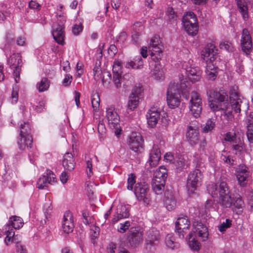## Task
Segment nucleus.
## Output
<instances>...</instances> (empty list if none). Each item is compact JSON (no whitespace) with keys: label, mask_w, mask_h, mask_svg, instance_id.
<instances>
[{"label":"nucleus","mask_w":253,"mask_h":253,"mask_svg":"<svg viewBox=\"0 0 253 253\" xmlns=\"http://www.w3.org/2000/svg\"><path fill=\"white\" fill-rule=\"evenodd\" d=\"M247 168L244 165H240L236 171V174H249V172L248 171Z\"/></svg>","instance_id":"nucleus-61"},{"label":"nucleus","mask_w":253,"mask_h":253,"mask_svg":"<svg viewBox=\"0 0 253 253\" xmlns=\"http://www.w3.org/2000/svg\"><path fill=\"white\" fill-rule=\"evenodd\" d=\"M207 190L212 197L219 194V203L223 208H228L231 205V191L227 183L222 179L219 180L217 184L212 183L207 187Z\"/></svg>","instance_id":"nucleus-2"},{"label":"nucleus","mask_w":253,"mask_h":253,"mask_svg":"<svg viewBox=\"0 0 253 253\" xmlns=\"http://www.w3.org/2000/svg\"><path fill=\"white\" fill-rule=\"evenodd\" d=\"M232 221L229 219H226L225 222H223L220 225L218 226V229L220 232H223L225 230L229 228L231 225Z\"/></svg>","instance_id":"nucleus-54"},{"label":"nucleus","mask_w":253,"mask_h":253,"mask_svg":"<svg viewBox=\"0 0 253 253\" xmlns=\"http://www.w3.org/2000/svg\"><path fill=\"white\" fill-rule=\"evenodd\" d=\"M160 38L158 36H154L150 40L148 48L149 51H155V52H162L161 48Z\"/></svg>","instance_id":"nucleus-32"},{"label":"nucleus","mask_w":253,"mask_h":253,"mask_svg":"<svg viewBox=\"0 0 253 253\" xmlns=\"http://www.w3.org/2000/svg\"><path fill=\"white\" fill-rule=\"evenodd\" d=\"M106 117L110 127L114 129L115 134L119 135L121 131L120 117L114 108L110 107L106 109Z\"/></svg>","instance_id":"nucleus-8"},{"label":"nucleus","mask_w":253,"mask_h":253,"mask_svg":"<svg viewBox=\"0 0 253 253\" xmlns=\"http://www.w3.org/2000/svg\"><path fill=\"white\" fill-rule=\"evenodd\" d=\"M16 43L19 46H25L26 45V38L23 36H19L16 40Z\"/></svg>","instance_id":"nucleus-64"},{"label":"nucleus","mask_w":253,"mask_h":253,"mask_svg":"<svg viewBox=\"0 0 253 253\" xmlns=\"http://www.w3.org/2000/svg\"><path fill=\"white\" fill-rule=\"evenodd\" d=\"M150 56L152 60L155 62V68L153 71V75L157 80H161L164 77L163 72L160 69V65L157 63L158 62L162 57V52H155V51H151Z\"/></svg>","instance_id":"nucleus-17"},{"label":"nucleus","mask_w":253,"mask_h":253,"mask_svg":"<svg viewBox=\"0 0 253 253\" xmlns=\"http://www.w3.org/2000/svg\"><path fill=\"white\" fill-rule=\"evenodd\" d=\"M24 224L22 219L19 216H12L10 217L8 223L6 225V227L11 226L15 229H18L22 227Z\"/></svg>","instance_id":"nucleus-38"},{"label":"nucleus","mask_w":253,"mask_h":253,"mask_svg":"<svg viewBox=\"0 0 253 253\" xmlns=\"http://www.w3.org/2000/svg\"><path fill=\"white\" fill-rule=\"evenodd\" d=\"M102 79V83L103 85H108L111 79V74L110 72L106 69L103 70V75Z\"/></svg>","instance_id":"nucleus-47"},{"label":"nucleus","mask_w":253,"mask_h":253,"mask_svg":"<svg viewBox=\"0 0 253 253\" xmlns=\"http://www.w3.org/2000/svg\"><path fill=\"white\" fill-rule=\"evenodd\" d=\"M112 71L113 73V81L114 84H115L116 88H120L121 86V81L122 79V68L121 67L116 68L115 67H113Z\"/></svg>","instance_id":"nucleus-34"},{"label":"nucleus","mask_w":253,"mask_h":253,"mask_svg":"<svg viewBox=\"0 0 253 253\" xmlns=\"http://www.w3.org/2000/svg\"><path fill=\"white\" fill-rule=\"evenodd\" d=\"M169 20L171 22L176 20V14L172 7H169L168 9Z\"/></svg>","instance_id":"nucleus-56"},{"label":"nucleus","mask_w":253,"mask_h":253,"mask_svg":"<svg viewBox=\"0 0 253 253\" xmlns=\"http://www.w3.org/2000/svg\"><path fill=\"white\" fill-rule=\"evenodd\" d=\"M72 76L70 74H66L65 78L62 81V84L64 86H68L71 83L72 81Z\"/></svg>","instance_id":"nucleus-59"},{"label":"nucleus","mask_w":253,"mask_h":253,"mask_svg":"<svg viewBox=\"0 0 253 253\" xmlns=\"http://www.w3.org/2000/svg\"><path fill=\"white\" fill-rule=\"evenodd\" d=\"M147 124L151 128L156 127L160 119V114L156 108H152L149 109L146 114Z\"/></svg>","instance_id":"nucleus-18"},{"label":"nucleus","mask_w":253,"mask_h":253,"mask_svg":"<svg viewBox=\"0 0 253 253\" xmlns=\"http://www.w3.org/2000/svg\"><path fill=\"white\" fill-rule=\"evenodd\" d=\"M127 38V33L125 31H123L120 32L119 35L117 37V41L120 42H124L126 41Z\"/></svg>","instance_id":"nucleus-58"},{"label":"nucleus","mask_w":253,"mask_h":253,"mask_svg":"<svg viewBox=\"0 0 253 253\" xmlns=\"http://www.w3.org/2000/svg\"><path fill=\"white\" fill-rule=\"evenodd\" d=\"M189 80L192 83L199 81L201 77L202 71L198 67H190L186 69Z\"/></svg>","instance_id":"nucleus-25"},{"label":"nucleus","mask_w":253,"mask_h":253,"mask_svg":"<svg viewBox=\"0 0 253 253\" xmlns=\"http://www.w3.org/2000/svg\"><path fill=\"white\" fill-rule=\"evenodd\" d=\"M75 161L72 153H66L63 157L62 165L64 169L71 171L73 170L75 166Z\"/></svg>","instance_id":"nucleus-26"},{"label":"nucleus","mask_w":253,"mask_h":253,"mask_svg":"<svg viewBox=\"0 0 253 253\" xmlns=\"http://www.w3.org/2000/svg\"><path fill=\"white\" fill-rule=\"evenodd\" d=\"M236 139V135L235 133H234L233 135H232L231 132H229L226 133L224 140L228 142H233Z\"/></svg>","instance_id":"nucleus-63"},{"label":"nucleus","mask_w":253,"mask_h":253,"mask_svg":"<svg viewBox=\"0 0 253 253\" xmlns=\"http://www.w3.org/2000/svg\"><path fill=\"white\" fill-rule=\"evenodd\" d=\"M202 178L203 175L199 169H195L191 171L187 179L186 186L188 190L192 193H194L201 185Z\"/></svg>","instance_id":"nucleus-7"},{"label":"nucleus","mask_w":253,"mask_h":253,"mask_svg":"<svg viewBox=\"0 0 253 253\" xmlns=\"http://www.w3.org/2000/svg\"><path fill=\"white\" fill-rule=\"evenodd\" d=\"M193 233L195 236L201 241L204 242L208 240L209 231L207 226L201 221H196L193 223Z\"/></svg>","instance_id":"nucleus-13"},{"label":"nucleus","mask_w":253,"mask_h":253,"mask_svg":"<svg viewBox=\"0 0 253 253\" xmlns=\"http://www.w3.org/2000/svg\"><path fill=\"white\" fill-rule=\"evenodd\" d=\"M21 67H19L18 68H13L14 69L13 76L16 83H18L20 80V75L21 71Z\"/></svg>","instance_id":"nucleus-57"},{"label":"nucleus","mask_w":253,"mask_h":253,"mask_svg":"<svg viewBox=\"0 0 253 253\" xmlns=\"http://www.w3.org/2000/svg\"><path fill=\"white\" fill-rule=\"evenodd\" d=\"M167 102L170 108L177 107L181 102V96L179 90L175 85L169 87L167 92Z\"/></svg>","instance_id":"nucleus-9"},{"label":"nucleus","mask_w":253,"mask_h":253,"mask_svg":"<svg viewBox=\"0 0 253 253\" xmlns=\"http://www.w3.org/2000/svg\"><path fill=\"white\" fill-rule=\"evenodd\" d=\"M33 139L31 135L27 136H19L17 139V145L20 150H26L31 149L33 147Z\"/></svg>","instance_id":"nucleus-21"},{"label":"nucleus","mask_w":253,"mask_h":253,"mask_svg":"<svg viewBox=\"0 0 253 253\" xmlns=\"http://www.w3.org/2000/svg\"><path fill=\"white\" fill-rule=\"evenodd\" d=\"M215 126V122L211 119L207 121L205 126L203 128V131L208 132L211 131Z\"/></svg>","instance_id":"nucleus-51"},{"label":"nucleus","mask_w":253,"mask_h":253,"mask_svg":"<svg viewBox=\"0 0 253 253\" xmlns=\"http://www.w3.org/2000/svg\"><path fill=\"white\" fill-rule=\"evenodd\" d=\"M168 177V170L164 166H161L154 172L152 182L153 190L156 194L164 191L166 180Z\"/></svg>","instance_id":"nucleus-5"},{"label":"nucleus","mask_w":253,"mask_h":253,"mask_svg":"<svg viewBox=\"0 0 253 253\" xmlns=\"http://www.w3.org/2000/svg\"><path fill=\"white\" fill-rule=\"evenodd\" d=\"M129 215V212L128 209L125 206L121 205L117 209V214L114 215L112 219V223H115L121 219L127 218Z\"/></svg>","instance_id":"nucleus-29"},{"label":"nucleus","mask_w":253,"mask_h":253,"mask_svg":"<svg viewBox=\"0 0 253 253\" xmlns=\"http://www.w3.org/2000/svg\"><path fill=\"white\" fill-rule=\"evenodd\" d=\"M135 175L133 173L128 175L127 178V189L128 190H133V185L135 184L133 192L139 202H142L144 205H148L151 201L150 195L149 194V188L148 185L145 182H137L135 183Z\"/></svg>","instance_id":"nucleus-3"},{"label":"nucleus","mask_w":253,"mask_h":253,"mask_svg":"<svg viewBox=\"0 0 253 253\" xmlns=\"http://www.w3.org/2000/svg\"><path fill=\"white\" fill-rule=\"evenodd\" d=\"M231 205L229 208H231L233 211L239 210L242 211L244 207V202L241 197L239 196L234 198L231 197Z\"/></svg>","instance_id":"nucleus-37"},{"label":"nucleus","mask_w":253,"mask_h":253,"mask_svg":"<svg viewBox=\"0 0 253 253\" xmlns=\"http://www.w3.org/2000/svg\"><path fill=\"white\" fill-rule=\"evenodd\" d=\"M84 29L83 25L82 23L75 24L73 25L72 31L74 35L78 36L82 32Z\"/></svg>","instance_id":"nucleus-50"},{"label":"nucleus","mask_w":253,"mask_h":253,"mask_svg":"<svg viewBox=\"0 0 253 253\" xmlns=\"http://www.w3.org/2000/svg\"><path fill=\"white\" fill-rule=\"evenodd\" d=\"M188 238L187 240L188 241L189 246L190 249L193 251H198L200 249V243L197 240L195 239L196 236L194 235V233L190 232L187 234Z\"/></svg>","instance_id":"nucleus-39"},{"label":"nucleus","mask_w":253,"mask_h":253,"mask_svg":"<svg viewBox=\"0 0 253 253\" xmlns=\"http://www.w3.org/2000/svg\"><path fill=\"white\" fill-rule=\"evenodd\" d=\"M130 226V222L128 220L126 221L124 223H120L118 228V231L121 233H124L128 229Z\"/></svg>","instance_id":"nucleus-49"},{"label":"nucleus","mask_w":253,"mask_h":253,"mask_svg":"<svg viewBox=\"0 0 253 253\" xmlns=\"http://www.w3.org/2000/svg\"><path fill=\"white\" fill-rule=\"evenodd\" d=\"M238 184L241 187H245L247 184V178L249 174H236Z\"/></svg>","instance_id":"nucleus-46"},{"label":"nucleus","mask_w":253,"mask_h":253,"mask_svg":"<svg viewBox=\"0 0 253 253\" xmlns=\"http://www.w3.org/2000/svg\"><path fill=\"white\" fill-rule=\"evenodd\" d=\"M212 97L213 100L209 101V106L212 111L226 110L229 108L228 96L223 88L215 89L212 93Z\"/></svg>","instance_id":"nucleus-4"},{"label":"nucleus","mask_w":253,"mask_h":253,"mask_svg":"<svg viewBox=\"0 0 253 253\" xmlns=\"http://www.w3.org/2000/svg\"><path fill=\"white\" fill-rule=\"evenodd\" d=\"M238 9L242 15V18L245 21L248 19V7L247 2L245 0H235Z\"/></svg>","instance_id":"nucleus-31"},{"label":"nucleus","mask_w":253,"mask_h":253,"mask_svg":"<svg viewBox=\"0 0 253 253\" xmlns=\"http://www.w3.org/2000/svg\"><path fill=\"white\" fill-rule=\"evenodd\" d=\"M126 239L131 247H137L143 241V232L139 227H131L127 233Z\"/></svg>","instance_id":"nucleus-11"},{"label":"nucleus","mask_w":253,"mask_h":253,"mask_svg":"<svg viewBox=\"0 0 253 253\" xmlns=\"http://www.w3.org/2000/svg\"><path fill=\"white\" fill-rule=\"evenodd\" d=\"M143 140L140 133L133 132L129 136L128 144L129 148L135 152L138 153L142 148Z\"/></svg>","instance_id":"nucleus-15"},{"label":"nucleus","mask_w":253,"mask_h":253,"mask_svg":"<svg viewBox=\"0 0 253 253\" xmlns=\"http://www.w3.org/2000/svg\"><path fill=\"white\" fill-rule=\"evenodd\" d=\"M139 97L137 96H134L133 94H130L127 104L128 109L130 111H133L136 108L139 102Z\"/></svg>","instance_id":"nucleus-41"},{"label":"nucleus","mask_w":253,"mask_h":253,"mask_svg":"<svg viewBox=\"0 0 253 253\" xmlns=\"http://www.w3.org/2000/svg\"><path fill=\"white\" fill-rule=\"evenodd\" d=\"M74 227L73 214L70 211H66L62 221V231L66 234H69L73 231Z\"/></svg>","instance_id":"nucleus-16"},{"label":"nucleus","mask_w":253,"mask_h":253,"mask_svg":"<svg viewBox=\"0 0 253 253\" xmlns=\"http://www.w3.org/2000/svg\"><path fill=\"white\" fill-rule=\"evenodd\" d=\"M217 49L212 44H207L201 53L202 58L206 62L205 73L207 78L214 81L217 76V67L214 63L217 57Z\"/></svg>","instance_id":"nucleus-1"},{"label":"nucleus","mask_w":253,"mask_h":253,"mask_svg":"<svg viewBox=\"0 0 253 253\" xmlns=\"http://www.w3.org/2000/svg\"><path fill=\"white\" fill-rule=\"evenodd\" d=\"M213 205L214 202L212 200H207L205 205V208L206 211H210L214 209Z\"/></svg>","instance_id":"nucleus-62"},{"label":"nucleus","mask_w":253,"mask_h":253,"mask_svg":"<svg viewBox=\"0 0 253 253\" xmlns=\"http://www.w3.org/2000/svg\"><path fill=\"white\" fill-rule=\"evenodd\" d=\"M230 103L231 104L232 109L236 113H240L242 109L246 111L249 108V102L244 98L232 100V101H230Z\"/></svg>","instance_id":"nucleus-20"},{"label":"nucleus","mask_w":253,"mask_h":253,"mask_svg":"<svg viewBox=\"0 0 253 253\" xmlns=\"http://www.w3.org/2000/svg\"><path fill=\"white\" fill-rule=\"evenodd\" d=\"M246 123L247 125V136L249 141L253 143V123H252V120L247 119Z\"/></svg>","instance_id":"nucleus-43"},{"label":"nucleus","mask_w":253,"mask_h":253,"mask_svg":"<svg viewBox=\"0 0 253 253\" xmlns=\"http://www.w3.org/2000/svg\"><path fill=\"white\" fill-rule=\"evenodd\" d=\"M144 30L143 26L139 22L136 23L133 25V32L131 36L132 41L135 44L140 43L141 33Z\"/></svg>","instance_id":"nucleus-28"},{"label":"nucleus","mask_w":253,"mask_h":253,"mask_svg":"<svg viewBox=\"0 0 253 253\" xmlns=\"http://www.w3.org/2000/svg\"><path fill=\"white\" fill-rule=\"evenodd\" d=\"M143 89L142 86L138 85H135L132 90L130 94H133L134 96H137L139 97L141 93L143 92Z\"/></svg>","instance_id":"nucleus-55"},{"label":"nucleus","mask_w":253,"mask_h":253,"mask_svg":"<svg viewBox=\"0 0 253 253\" xmlns=\"http://www.w3.org/2000/svg\"><path fill=\"white\" fill-rule=\"evenodd\" d=\"M164 205L167 209L171 211L175 209L176 207V201L174 196L169 193H165Z\"/></svg>","instance_id":"nucleus-33"},{"label":"nucleus","mask_w":253,"mask_h":253,"mask_svg":"<svg viewBox=\"0 0 253 253\" xmlns=\"http://www.w3.org/2000/svg\"><path fill=\"white\" fill-rule=\"evenodd\" d=\"M100 98L98 94H94L91 96V104L93 110L96 111L99 107Z\"/></svg>","instance_id":"nucleus-48"},{"label":"nucleus","mask_w":253,"mask_h":253,"mask_svg":"<svg viewBox=\"0 0 253 253\" xmlns=\"http://www.w3.org/2000/svg\"><path fill=\"white\" fill-rule=\"evenodd\" d=\"M7 64L11 69L22 67V57L20 53H14L7 59Z\"/></svg>","instance_id":"nucleus-27"},{"label":"nucleus","mask_w":253,"mask_h":253,"mask_svg":"<svg viewBox=\"0 0 253 253\" xmlns=\"http://www.w3.org/2000/svg\"><path fill=\"white\" fill-rule=\"evenodd\" d=\"M164 161L166 163L174 164L175 159L173 154L171 152H167L164 155Z\"/></svg>","instance_id":"nucleus-53"},{"label":"nucleus","mask_w":253,"mask_h":253,"mask_svg":"<svg viewBox=\"0 0 253 253\" xmlns=\"http://www.w3.org/2000/svg\"><path fill=\"white\" fill-rule=\"evenodd\" d=\"M189 108L195 118L200 117L202 110V101L200 94L195 91H192L191 93Z\"/></svg>","instance_id":"nucleus-10"},{"label":"nucleus","mask_w":253,"mask_h":253,"mask_svg":"<svg viewBox=\"0 0 253 253\" xmlns=\"http://www.w3.org/2000/svg\"><path fill=\"white\" fill-rule=\"evenodd\" d=\"M182 24L185 30L189 35L194 36L197 35L199 26L196 16L194 12H186L183 16Z\"/></svg>","instance_id":"nucleus-6"},{"label":"nucleus","mask_w":253,"mask_h":253,"mask_svg":"<svg viewBox=\"0 0 253 253\" xmlns=\"http://www.w3.org/2000/svg\"><path fill=\"white\" fill-rule=\"evenodd\" d=\"M230 95V101H232V100H237V99L243 98L241 96L239 92L235 89L234 87L231 88L229 92Z\"/></svg>","instance_id":"nucleus-52"},{"label":"nucleus","mask_w":253,"mask_h":253,"mask_svg":"<svg viewBox=\"0 0 253 253\" xmlns=\"http://www.w3.org/2000/svg\"><path fill=\"white\" fill-rule=\"evenodd\" d=\"M186 138L190 145H194L197 144L199 139L198 131L189 126L187 129Z\"/></svg>","instance_id":"nucleus-30"},{"label":"nucleus","mask_w":253,"mask_h":253,"mask_svg":"<svg viewBox=\"0 0 253 253\" xmlns=\"http://www.w3.org/2000/svg\"><path fill=\"white\" fill-rule=\"evenodd\" d=\"M165 242L167 246L171 250L178 249L180 246L179 243L175 241L172 234H168L166 236Z\"/></svg>","instance_id":"nucleus-40"},{"label":"nucleus","mask_w":253,"mask_h":253,"mask_svg":"<svg viewBox=\"0 0 253 253\" xmlns=\"http://www.w3.org/2000/svg\"><path fill=\"white\" fill-rule=\"evenodd\" d=\"M55 181L54 174L52 171L47 170L46 175H42L37 182V187L42 189L46 186L47 183L52 184Z\"/></svg>","instance_id":"nucleus-19"},{"label":"nucleus","mask_w":253,"mask_h":253,"mask_svg":"<svg viewBox=\"0 0 253 253\" xmlns=\"http://www.w3.org/2000/svg\"><path fill=\"white\" fill-rule=\"evenodd\" d=\"M50 85V81L47 78L43 77L40 83L37 84V88L39 91L43 92L47 90Z\"/></svg>","instance_id":"nucleus-42"},{"label":"nucleus","mask_w":253,"mask_h":253,"mask_svg":"<svg viewBox=\"0 0 253 253\" xmlns=\"http://www.w3.org/2000/svg\"><path fill=\"white\" fill-rule=\"evenodd\" d=\"M143 66V61L140 56H136L133 58V61L126 63L125 67L127 68H132L138 69L141 68Z\"/></svg>","instance_id":"nucleus-36"},{"label":"nucleus","mask_w":253,"mask_h":253,"mask_svg":"<svg viewBox=\"0 0 253 253\" xmlns=\"http://www.w3.org/2000/svg\"><path fill=\"white\" fill-rule=\"evenodd\" d=\"M117 52H118V48L116 47V46L114 44H111L108 49V54L114 57L116 54V53Z\"/></svg>","instance_id":"nucleus-60"},{"label":"nucleus","mask_w":253,"mask_h":253,"mask_svg":"<svg viewBox=\"0 0 253 253\" xmlns=\"http://www.w3.org/2000/svg\"><path fill=\"white\" fill-rule=\"evenodd\" d=\"M241 45L242 50L246 55L250 54L252 47V37L249 31L246 28L242 30Z\"/></svg>","instance_id":"nucleus-14"},{"label":"nucleus","mask_w":253,"mask_h":253,"mask_svg":"<svg viewBox=\"0 0 253 253\" xmlns=\"http://www.w3.org/2000/svg\"><path fill=\"white\" fill-rule=\"evenodd\" d=\"M100 64L101 62L99 61L98 65L96 64L93 69L94 79L96 81H101L102 79L103 70L100 68Z\"/></svg>","instance_id":"nucleus-45"},{"label":"nucleus","mask_w":253,"mask_h":253,"mask_svg":"<svg viewBox=\"0 0 253 253\" xmlns=\"http://www.w3.org/2000/svg\"><path fill=\"white\" fill-rule=\"evenodd\" d=\"M64 29L63 25H56L53 28L52 36L54 40L59 44L63 45L64 43Z\"/></svg>","instance_id":"nucleus-24"},{"label":"nucleus","mask_w":253,"mask_h":253,"mask_svg":"<svg viewBox=\"0 0 253 253\" xmlns=\"http://www.w3.org/2000/svg\"><path fill=\"white\" fill-rule=\"evenodd\" d=\"M160 238V232L155 228L150 230L148 233L147 242L150 246L155 244V242L158 241Z\"/></svg>","instance_id":"nucleus-35"},{"label":"nucleus","mask_w":253,"mask_h":253,"mask_svg":"<svg viewBox=\"0 0 253 253\" xmlns=\"http://www.w3.org/2000/svg\"><path fill=\"white\" fill-rule=\"evenodd\" d=\"M20 132L19 136H27L31 135V128L30 124L28 123L24 122L21 124L20 126Z\"/></svg>","instance_id":"nucleus-44"},{"label":"nucleus","mask_w":253,"mask_h":253,"mask_svg":"<svg viewBox=\"0 0 253 253\" xmlns=\"http://www.w3.org/2000/svg\"><path fill=\"white\" fill-rule=\"evenodd\" d=\"M161 151L158 145L154 144L149 154V164L151 167H155L159 163L161 159Z\"/></svg>","instance_id":"nucleus-22"},{"label":"nucleus","mask_w":253,"mask_h":253,"mask_svg":"<svg viewBox=\"0 0 253 253\" xmlns=\"http://www.w3.org/2000/svg\"><path fill=\"white\" fill-rule=\"evenodd\" d=\"M190 225V221L186 216L179 217L175 222V231L180 238L183 239L188 233Z\"/></svg>","instance_id":"nucleus-12"},{"label":"nucleus","mask_w":253,"mask_h":253,"mask_svg":"<svg viewBox=\"0 0 253 253\" xmlns=\"http://www.w3.org/2000/svg\"><path fill=\"white\" fill-rule=\"evenodd\" d=\"M174 164L175 171L177 173H180L189 167L190 162L187 158L183 156H179L176 158Z\"/></svg>","instance_id":"nucleus-23"}]
</instances>
